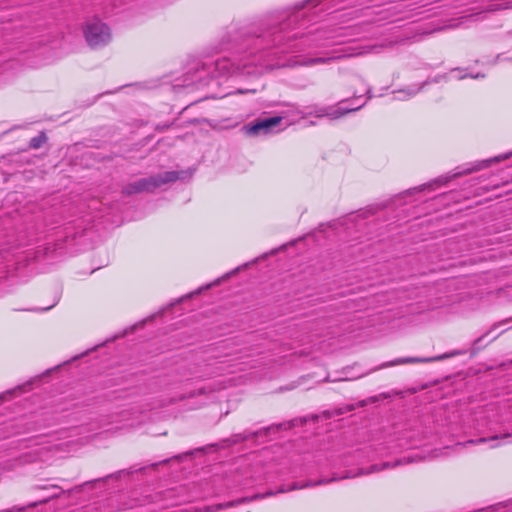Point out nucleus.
Here are the masks:
<instances>
[{
  "instance_id": "nucleus-20",
  "label": "nucleus",
  "mask_w": 512,
  "mask_h": 512,
  "mask_svg": "<svg viewBox=\"0 0 512 512\" xmlns=\"http://www.w3.org/2000/svg\"><path fill=\"white\" fill-rule=\"evenodd\" d=\"M472 78H478L479 77V74L477 75H471Z\"/></svg>"
},
{
  "instance_id": "nucleus-24",
  "label": "nucleus",
  "mask_w": 512,
  "mask_h": 512,
  "mask_svg": "<svg viewBox=\"0 0 512 512\" xmlns=\"http://www.w3.org/2000/svg\"><path fill=\"white\" fill-rule=\"evenodd\" d=\"M507 35L512 36V31H509Z\"/></svg>"
},
{
  "instance_id": "nucleus-9",
  "label": "nucleus",
  "mask_w": 512,
  "mask_h": 512,
  "mask_svg": "<svg viewBox=\"0 0 512 512\" xmlns=\"http://www.w3.org/2000/svg\"><path fill=\"white\" fill-rule=\"evenodd\" d=\"M423 85L424 84H422L421 86H418L417 88H407V89L395 91V92H393L395 94L394 98L397 100H407V99L415 96L422 89Z\"/></svg>"
},
{
  "instance_id": "nucleus-22",
  "label": "nucleus",
  "mask_w": 512,
  "mask_h": 512,
  "mask_svg": "<svg viewBox=\"0 0 512 512\" xmlns=\"http://www.w3.org/2000/svg\"><path fill=\"white\" fill-rule=\"evenodd\" d=\"M370 92H371V90H370V88H368V89H367V91H366V93H367V94H370Z\"/></svg>"
},
{
  "instance_id": "nucleus-5",
  "label": "nucleus",
  "mask_w": 512,
  "mask_h": 512,
  "mask_svg": "<svg viewBox=\"0 0 512 512\" xmlns=\"http://www.w3.org/2000/svg\"><path fill=\"white\" fill-rule=\"evenodd\" d=\"M457 354H458L457 352H452V353H449V354H444V355H439V356L429 357V358H419V357L397 358V359H395L393 361H389V362L383 363L382 365L377 367L375 370H379V369H383V368H388V367H393V366L402 365V364L428 363V362L440 361V360H443L445 358L455 356Z\"/></svg>"
},
{
  "instance_id": "nucleus-13",
  "label": "nucleus",
  "mask_w": 512,
  "mask_h": 512,
  "mask_svg": "<svg viewBox=\"0 0 512 512\" xmlns=\"http://www.w3.org/2000/svg\"><path fill=\"white\" fill-rule=\"evenodd\" d=\"M46 141V136L44 133L32 138L30 140V147L34 149H38L42 146V144Z\"/></svg>"
},
{
  "instance_id": "nucleus-2",
  "label": "nucleus",
  "mask_w": 512,
  "mask_h": 512,
  "mask_svg": "<svg viewBox=\"0 0 512 512\" xmlns=\"http://www.w3.org/2000/svg\"><path fill=\"white\" fill-rule=\"evenodd\" d=\"M179 178L178 172L170 171L158 175H153L147 178H142L132 183L127 184L123 188V193L132 195L141 192H153L155 189L164 184L174 182Z\"/></svg>"
},
{
  "instance_id": "nucleus-11",
  "label": "nucleus",
  "mask_w": 512,
  "mask_h": 512,
  "mask_svg": "<svg viewBox=\"0 0 512 512\" xmlns=\"http://www.w3.org/2000/svg\"><path fill=\"white\" fill-rule=\"evenodd\" d=\"M259 434V432H250V433H243V434H236L233 435L231 438V443L236 444L243 441H246L250 438L256 437Z\"/></svg>"
},
{
  "instance_id": "nucleus-6",
  "label": "nucleus",
  "mask_w": 512,
  "mask_h": 512,
  "mask_svg": "<svg viewBox=\"0 0 512 512\" xmlns=\"http://www.w3.org/2000/svg\"><path fill=\"white\" fill-rule=\"evenodd\" d=\"M364 103L355 106H344V102H340L337 108L334 107H323L316 111L317 117H329L330 119H338L350 112L360 109Z\"/></svg>"
},
{
  "instance_id": "nucleus-10",
  "label": "nucleus",
  "mask_w": 512,
  "mask_h": 512,
  "mask_svg": "<svg viewBox=\"0 0 512 512\" xmlns=\"http://www.w3.org/2000/svg\"><path fill=\"white\" fill-rule=\"evenodd\" d=\"M512 9V0H502L500 3L489 4L486 8L487 12H496L500 10Z\"/></svg>"
},
{
  "instance_id": "nucleus-16",
  "label": "nucleus",
  "mask_w": 512,
  "mask_h": 512,
  "mask_svg": "<svg viewBox=\"0 0 512 512\" xmlns=\"http://www.w3.org/2000/svg\"><path fill=\"white\" fill-rule=\"evenodd\" d=\"M216 65H217L218 69L226 68V62L225 61H218Z\"/></svg>"
},
{
  "instance_id": "nucleus-1",
  "label": "nucleus",
  "mask_w": 512,
  "mask_h": 512,
  "mask_svg": "<svg viewBox=\"0 0 512 512\" xmlns=\"http://www.w3.org/2000/svg\"><path fill=\"white\" fill-rule=\"evenodd\" d=\"M408 462L409 461H407L406 458H403V459H401L399 461H396V462H393V463H391V462H384L382 464H373V465H371L367 469H364V468L358 469L357 473H355V474H352L351 472H346L345 474H343L341 476H333L331 478H322V479H320L318 481H306V482H303V483H295L292 487H290L288 489L281 488L279 490V492H286V491L295 490V489H303V488L315 487V486H318V485L329 484V483L338 481L340 479H349V478H354V477H357V476L369 475V474H372V473H378L380 471H383L384 469L393 468V467H396L398 465H401V464H404V463H408Z\"/></svg>"
},
{
  "instance_id": "nucleus-8",
  "label": "nucleus",
  "mask_w": 512,
  "mask_h": 512,
  "mask_svg": "<svg viewBox=\"0 0 512 512\" xmlns=\"http://www.w3.org/2000/svg\"><path fill=\"white\" fill-rule=\"evenodd\" d=\"M387 45H372V46H366V47H362L361 50H355V49H349L347 51H345V53L342 55L343 57H348V56H357V55H362V54H367V53H379L384 47H386Z\"/></svg>"
},
{
  "instance_id": "nucleus-3",
  "label": "nucleus",
  "mask_w": 512,
  "mask_h": 512,
  "mask_svg": "<svg viewBox=\"0 0 512 512\" xmlns=\"http://www.w3.org/2000/svg\"><path fill=\"white\" fill-rule=\"evenodd\" d=\"M84 36L86 42L92 48L105 46L111 41L110 28L98 19L87 21L84 28Z\"/></svg>"
},
{
  "instance_id": "nucleus-17",
  "label": "nucleus",
  "mask_w": 512,
  "mask_h": 512,
  "mask_svg": "<svg viewBox=\"0 0 512 512\" xmlns=\"http://www.w3.org/2000/svg\"><path fill=\"white\" fill-rule=\"evenodd\" d=\"M22 511V509L20 508H12V509H5V510H2L0 512H20Z\"/></svg>"
},
{
  "instance_id": "nucleus-15",
  "label": "nucleus",
  "mask_w": 512,
  "mask_h": 512,
  "mask_svg": "<svg viewBox=\"0 0 512 512\" xmlns=\"http://www.w3.org/2000/svg\"><path fill=\"white\" fill-rule=\"evenodd\" d=\"M511 436H512V434H510V433H506V434H503V435H501V436L496 435V436L491 437V438H489V439H486V438H480L477 442H479V443L486 442V441L496 442V441H498L499 439H502V440H503V439L510 438Z\"/></svg>"
},
{
  "instance_id": "nucleus-19",
  "label": "nucleus",
  "mask_w": 512,
  "mask_h": 512,
  "mask_svg": "<svg viewBox=\"0 0 512 512\" xmlns=\"http://www.w3.org/2000/svg\"><path fill=\"white\" fill-rule=\"evenodd\" d=\"M51 488L58 490V493L56 495H58L62 492L61 488L56 485L51 486Z\"/></svg>"
},
{
  "instance_id": "nucleus-14",
  "label": "nucleus",
  "mask_w": 512,
  "mask_h": 512,
  "mask_svg": "<svg viewBox=\"0 0 512 512\" xmlns=\"http://www.w3.org/2000/svg\"><path fill=\"white\" fill-rule=\"evenodd\" d=\"M333 58H310L306 61H304L303 63H301V65H314V64H317V63H326L330 60H332Z\"/></svg>"
},
{
  "instance_id": "nucleus-23",
  "label": "nucleus",
  "mask_w": 512,
  "mask_h": 512,
  "mask_svg": "<svg viewBox=\"0 0 512 512\" xmlns=\"http://www.w3.org/2000/svg\"><path fill=\"white\" fill-rule=\"evenodd\" d=\"M496 446H498V443L493 444L492 448H495Z\"/></svg>"
},
{
  "instance_id": "nucleus-21",
  "label": "nucleus",
  "mask_w": 512,
  "mask_h": 512,
  "mask_svg": "<svg viewBox=\"0 0 512 512\" xmlns=\"http://www.w3.org/2000/svg\"><path fill=\"white\" fill-rule=\"evenodd\" d=\"M227 73H234V69L233 70H227Z\"/></svg>"
},
{
  "instance_id": "nucleus-4",
  "label": "nucleus",
  "mask_w": 512,
  "mask_h": 512,
  "mask_svg": "<svg viewBox=\"0 0 512 512\" xmlns=\"http://www.w3.org/2000/svg\"><path fill=\"white\" fill-rule=\"evenodd\" d=\"M273 492H267L266 494H256L252 497H243L240 499H237L235 501H230L224 504H215L210 506H204L203 508H194L191 507L189 509H186L185 512H218L219 510L226 509L229 507H233L242 503L250 502L256 499H262L266 496L273 495Z\"/></svg>"
},
{
  "instance_id": "nucleus-18",
  "label": "nucleus",
  "mask_w": 512,
  "mask_h": 512,
  "mask_svg": "<svg viewBox=\"0 0 512 512\" xmlns=\"http://www.w3.org/2000/svg\"><path fill=\"white\" fill-rule=\"evenodd\" d=\"M58 300H59V297L55 300V302L52 305H50L46 308H42L41 311H47V310L51 309L52 307L55 306V304L58 302Z\"/></svg>"
},
{
  "instance_id": "nucleus-7",
  "label": "nucleus",
  "mask_w": 512,
  "mask_h": 512,
  "mask_svg": "<svg viewBox=\"0 0 512 512\" xmlns=\"http://www.w3.org/2000/svg\"><path fill=\"white\" fill-rule=\"evenodd\" d=\"M282 118L279 116L264 118L256 121L247 127V133L250 135L267 134L273 130L281 122Z\"/></svg>"
},
{
  "instance_id": "nucleus-12",
  "label": "nucleus",
  "mask_w": 512,
  "mask_h": 512,
  "mask_svg": "<svg viewBox=\"0 0 512 512\" xmlns=\"http://www.w3.org/2000/svg\"><path fill=\"white\" fill-rule=\"evenodd\" d=\"M490 161H491V160H486V161H484V162H483V164H477V165H475V166H473V167H471V168H468V169H466V170H464V171L457 172V173H455V174L453 175V177H455V176H460V175L470 174V173H472V172H474V171L480 170V169H482V168L486 167V166H487V164H488Z\"/></svg>"
}]
</instances>
